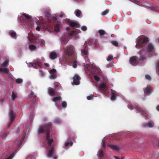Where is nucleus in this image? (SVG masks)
Returning a JSON list of instances; mask_svg holds the SVG:
<instances>
[{
  "mask_svg": "<svg viewBox=\"0 0 159 159\" xmlns=\"http://www.w3.org/2000/svg\"><path fill=\"white\" fill-rule=\"evenodd\" d=\"M52 125V124L51 122L48 123L45 127H43L42 126H40L39 127L38 132V134H40L42 133L44 130H46V139L47 142L49 146L48 152V157H50L52 156L53 152L54 150V146L52 144V143L53 142V139L52 138H50L49 132L48 131V129L49 128H50Z\"/></svg>",
  "mask_w": 159,
  "mask_h": 159,
  "instance_id": "1",
  "label": "nucleus"
},
{
  "mask_svg": "<svg viewBox=\"0 0 159 159\" xmlns=\"http://www.w3.org/2000/svg\"><path fill=\"white\" fill-rule=\"evenodd\" d=\"M64 51L66 53V55L68 56L69 59H72L73 62V67L74 68H76L77 67V61L75 60L73 57H75V53L74 48L71 46L68 47L67 49H64Z\"/></svg>",
  "mask_w": 159,
  "mask_h": 159,
  "instance_id": "2",
  "label": "nucleus"
},
{
  "mask_svg": "<svg viewBox=\"0 0 159 159\" xmlns=\"http://www.w3.org/2000/svg\"><path fill=\"white\" fill-rule=\"evenodd\" d=\"M148 41V39L143 36H140L136 40V47L139 48L141 47L143 43H145Z\"/></svg>",
  "mask_w": 159,
  "mask_h": 159,
  "instance_id": "3",
  "label": "nucleus"
},
{
  "mask_svg": "<svg viewBox=\"0 0 159 159\" xmlns=\"http://www.w3.org/2000/svg\"><path fill=\"white\" fill-rule=\"evenodd\" d=\"M8 60H7L1 65L0 66V72H2L4 73H8V71L5 67V66L8 64Z\"/></svg>",
  "mask_w": 159,
  "mask_h": 159,
  "instance_id": "4",
  "label": "nucleus"
},
{
  "mask_svg": "<svg viewBox=\"0 0 159 159\" xmlns=\"http://www.w3.org/2000/svg\"><path fill=\"white\" fill-rule=\"evenodd\" d=\"M41 63L39 60H37L34 61L33 63H30L29 65V66L32 67L33 66L34 68L37 69L39 68L41 66Z\"/></svg>",
  "mask_w": 159,
  "mask_h": 159,
  "instance_id": "5",
  "label": "nucleus"
},
{
  "mask_svg": "<svg viewBox=\"0 0 159 159\" xmlns=\"http://www.w3.org/2000/svg\"><path fill=\"white\" fill-rule=\"evenodd\" d=\"M80 79V77L78 75H75L73 77V83L76 85L79 84Z\"/></svg>",
  "mask_w": 159,
  "mask_h": 159,
  "instance_id": "6",
  "label": "nucleus"
},
{
  "mask_svg": "<svg viewBox=\"0 0 159 159\" xmlns=\"http://www.w3.org/2000/svg\"><path fill=\"white\" fill-rule=\"evenodd\" d=\"M50 75L49 76L50 79H54L57 77L56 70L55 69H52L49 71Z\"/></svg>",
  "mask_w": 159,
  "mask_h": 159,
  "instance_id": "7",
  "label": "nucleus"
},
{
  "mask_svg": "<svg viewBox=\"0 0 159 159\" xmlns=\"http://www.w3.org/2000/svg\"><path fill=\"white\" fill-rule=\"evenodd\" d=\"M129 62L130 64L132 65L135 66L137 65L136 57L133 56L130 58L129 60Z\"/></svg>",
  "mask_w": 159,
  "mask_h": 159,
  "instance_id": "8",
  "label": "nucleus"
},
{
  "mask_svg": "<svg viewBox=\"0 0 159 159\" xmlns=\"http://www.w3.org/2000/svg\"><path fill=\"white\" fill-rule=\"evenodd\" d=\"M32 40L33 43H35L36 44H43L44 43V41L42 39H35L34 38L32 39Z\"/></svg>",
  "mask_w": 159,
  "mask_h": 159,
  "instance_id": "9",
  "label": "nucleus"
},
{
  "mask_svg": "<svg viewBox=\"0 0 159 159\" xmlns=\"http://www.w3.org/2000/svg\"><path fill=\"white\" fill-rule=\"evenodd\" d=\"M69 23L70 25L72 27L74 28H78L79 27V24L76 22L75 21H71L69 20H68Z\"/></svg>",
  "mask_w": 159,
  "mask_h": 159,
  "instance_id": "10",
  "label": "nucleus"
},
{
  "mask_svg": "<svg viewBox=\"0 0 159 159\" xmlns=\"http://www.w3.org/2000/svg\"><path fill=\"white\" fill-rule=\"evenodd\" d=\"M98 87L99 89H100L106 90L107 89L106 83L105 82L100 84L99 85Z\"/></svg>",
  "mask_w": 159,
  "mask_h": 159,
  "instance_id": "11",
  "label": "nucleus"
},
{
  "mask_svg": "<svg viewBox=\"0 0 159 159\" xmlns=\"http://www.w3.org/2000/svg\"><path fill=\"white\" fill-rule=\"evenodd\" d=\"M48 94L51 96H54L55 94V89L51 88H49L48 90Z\"/></svg>",
  "mask_w": 159,
  "mask_h": 159,
  "instance_id": "12",
  "label": "nucleus"
},
{
  "mask_svg": "<svg viewBox=\"0 0 159 159\" xmlns=\"http://www.w3.org/2000/svg\"><path fill=\"white\" fill-rule=\"evenodd\" d=\"M57 54L54 52H51L49 54V57L52 59H54L57 57Z\"/></svg>",
  "mask_w": 159,
  "mask_h": 159,
  "instance_id": "13",
  "label": "nucleus"
},
{
  "mask_svg": "<svg viewBox=\"0 0 159 159\" xmlns=\"http://www.w3.org/2000/svg\"><path fill=\"white\" fill-rule=\"evenodd\" d=\"M82 54L84 57H87L88 54V49L85 47L81 51Z\"/></svg>",
  "mask_w": 159,
  "mask_h": 159,
  "instance_id": "14",
  "label": "nucleus"
},
{
  "mask_svg": "<svg viewBox=\"0 0 159 159\" xmlns=\"http://www.w3.org/2000/svg\"><path fill=\"white\" fill-rule=\"evenodd\" d=\"M9 115L10 116V118L11 120H13L15 117V114L13 111L11 110H10Z\"/></svg>",
  "mask_w": 159,
  "mask_h": 159,
  "instance_id": "15",
  "label": "nucleus"
},
{
  "mask_svg": "<svg viewBox=\"0 0 159 159\" xmlns=\"http://www.w3.org/2000/svg\"><path fill=\"white\" fill-rule=\"evenodd\" d=\"M154 48L152 45L151 43L148 44L147 50L149 52L152 51L153 50Z\"/></svg>",
  "mask_w": 159,
  "mask_h": 159,
  "instance_id": "16",
  "label": "nucleus"
},
{
  "mask_svg": "<svg viewBox=\"0 0 159 159\" xmlns=\"http://www.w3.org/2000/svg\"><path fill=\"white\" fill-rule=\"evenodd\" d=\"M151 91V88L150 87H147L144 89V92L146 95H148Z\"/></svg>",
  "mask_w": 159,
  "mask_h": 159,
  "instance_id": "17",
  "label": "nucleus"
},
{
  "mask_svg": "<svg viewBox=\"0 0 159 159\" xmlns=\"http://www.w3.org/2000/svg\"><path fill=\"white\" fill-rule=\"evenodd\" d=\"M60 25L59 24H57L54 27V30L56 32H58L59 31Z\"/></svg>",
  "mask_w": 159,
  "mask_h": 159,
  "instance_id": "18",
  "label": "nucleus"
},
{
  "mask_svg": "<svg viewBox=\"0 0 159 159\" xmlns=\"http://www.w3.org/2000/svg\"><path fill=\"white\" fill-rule=\"evenodd\" d=\"M75 32L74 31H71V32L70 34V36L73 35L74 38L75 39H77L78 38V34H75Z\"/></svg>",
  "mask_w": 159,
  "mask_h": 159,
  "instance_id": "19",
  "label": "nucleus"
},
{
  "mask_svg": "<svg viewBox=\"0 0 159 159\" xmlns=\"http://www.w3.org/2000/svg\"><path fill=\"white\" fill-rule=\"evenodd\" d=\"M108 147H110L113 150H118L119 149V148L116 145H109Z\"/></svg>",
  "mask_w": 159,
  "mask_h": 159,
  "instance_id": "20",
  "label": "nucleus"
},
{
  "mask_svg": "<svg viewBox=\"0 0 159 159\" xmlns=\"http://www.w3.org/2000/svg\"><path fill=\"white\" fill-rule=\"evenodd\" d=\"M61 99V97L60 96H59L53 98H52V100L54 102H56L58 101H60Z\"/></svg>",
  "mask_w": 159,
  "mask_h": 159,
  "instance_id": "21",
  "label": "nucleus"
},
{
  "mask_svg": "<svg viewBox=\"0 0 159 159\" xmlns=\"http://www.w3.org/2000/svg\"><path fill=\"white\" fill-rule=\"evenodd\" d=\"M9 33L10 34L11 36L12 37L14 38H15L16 37V33L13 31H10Z\"/></svg>",
  "mask_w": 159,
  "mask_h": 159,
  "instance_id": "22",
  "label": "nucleus"
},
{
  "mask_svg": "<svg viewBox=\"0 0 159 159\" xmlns=\"http://www.w3.org/2000/svg\"><path fill=\"white\" fill-rule=\"evenodd\" d=\"M29 48L31 51L35 50L36 49V47L33 45H30L29 46Z\"/></svg>",
  "mask_w": 159,
  "mask_h": 159,
  "instance_id": "23",
  "label": "nucleus"
},
{
  "mask_svg": "<svg viewBox=\"0 0 159 159\" xmlns=\"http://www.w3.org/2000/svg\"><path fill=\"white\" fill-rule=\"evenodd\" d=\"M75 13L76 16L77 17L80 16L81 14V11L78 10H77L75 11Z\"/></svg>",
  "mask_w": 159,
  "mask_h": 159,
  "instance_id": "24",
  "label": "nucleus"
},
{
  "mask_svg": "<svg viewBox=\"0 0 159 159\" xmlns=\"http://www.w3.org/2000/svg\"><path fill=\"white\" fill-rule=\"evenodd\" d=\"M98 157H101L103 156V154L102 151L99 150L98 153Z\"/></svg>",
  "mask_w": 159,
  "mask_h": 159,
  "instance_id": "25",
  "label": "nucleus"
},
{
  "mask_svg": "<svg viewBox=\"0 0 159 159\" xmlns=\"http://www.w3.org/2000/svg\"><path fill=\"white\" fill-rule=\"evenodd\" d=\"M153 125L154 124L153 123L149 122L145 126V127H148L150 128H151L153 127Z\"/></svg>",
  "mask_w": 159,
  "mask_h": 159,
  "instance_id": "26",
  "label": "nucleus"
},
{
  "mask_svg": "<svg viewBox=\"0 0 159 159\" xmlns=\"http://www.w3.org/2000/svg\"><path fill=\"white\" fill-rule=\"evenodd\" d=\"M111 43L115 46H118V43L117 41H112L111 42Z\"/></svg>",
  "mask_w": 159,
  "mask_h": 159,
  "instance_id": "27",
  "label": "nucleus"
},
{
  "mask_svg": "<svg viewBox=\"0 0 159 159\" xmlns=\"http://www.w3.org/2000/svg\"><path fill=\"white\" fill-rule=\"evenodd\" d=\"M94 77L95 80L97 81H99L100 79L98 76L97 74L95 73H94Z\"/></svg>",
  "mask_w": 159,
  "mask_h": 159,
  "instance_id": "28",
  "label": "nucleus"
},
{
  "mask_svg": "<svg viewBox=\"0 0 159 159\" xmlns=\"http://www.w3.org/2000/svg\"><path fill=\"white\" fill-rule=\"evenodd\" d=\"M109 11L108 9H107L105 10V11H103L102 13V16H104L107 14L109 12Z\"/></svg>",
  "mask_w": 159,
  "mask_h": 159,
  "instance_id": "29",
  "label": "nucleus"
},
{
  "mask_svg": "<svg viewBox=\"0 0 159 159\" xmlns=\"http://www.w3.org/2000/svg\"><path fill=\"white\" fill-rule=\"evenodd\" d=\"M23 15L26 18L28 19H31V16H29V15L23 13Z\"/></svg>",
  "mask_w": 159,
  "mask_h": 159,
  "instance_id": "30",
  "label": "nucleus"
},
{
  "mask_svg": "<svg viewBox=\"0 0 159 159\" xmlns=\"http://www.w3.org/2000/svg\"><path fill=\"white\" fill-rule=\"evenodd\" d=\"M73 145V143L72 142H70V143H65V146L66 147H68L69 145L70 146H71Z\"/></svg>",
  "mask_w": 159,
  "mask_h": 159,
  "instance_id": "31",
  "label": "nucleus"
},
{
  "mask_svg": "<svg viewBox=\"0 0 159 159\" xmlns=\"http://www.w3.org/2000/svg\"><path fill=\"white\" fill-rule=\"evenodd\" d=\"M98 32L101 35H104L105 33V31L103 30H99Z\"/></svg>",
  "mask_w": 159,
  "mask_h": 159,
  "instance_id": "32",
  "label": "nucleus"
},
{
  "mask_svg": "<svg viewBox=\"0 0 159 159\" xmlns=\"http://www.w3.org/2000/svg\"><path fill=\"white\" fill-rule=\"evenodd\" d=\"M16 82L18 84H20L23 82V80L21 79H17L16 80Z\"/></svg>",
  "mask_w": 159,
  "mask_h": 159,
  "instance_id": "33",
  "label": "nucleus"
},
{
  "mask_svg": "<svg viewBox=\"0 0 159 159\" xmlns=\"http://www.w3.org/2000/svg\"><path fill=\"white\" fill-rule=\"evenodd\" d=\"M17 97L16 94L15 93L13 92H12V95L11 96L13 100H14Z\"/></svg>",
  "mask_w": 159,
  "mask_h": 159,
  "instance_id": "34",
  "label": "nucleus"
},
{
  "mask_svg": "<svg viewBox=\"0 0 159 159\" xmlns=\"http://www.w3.org/2000/svg\"><path fill=\"white\" fill-rule=\"evenodd\" d=\"M113 58L112 56H109L107 58V60L108 61H110L112 60Z\"/></svg>",
  "mask_w": 159,
  "mask_h": 159,
  "instance_id": "35",
  "label": "nucleus"
},
{
  "mask_svg": "<svg viewBox=\"0 0 159 159\" xmlns=\"http://www.w3.org/2000/svg\"><path fill=\"white\" fill-rule=\"evenodd\" d=\"M157 71H159V61H157L156 64Z\"/></svg>",
  "mask_w": 159,
  "mask_h": 159,
  "instance_id": "36",
  "label": "nucleus"
},
{
  "mask_svg": "<svg viewBox=\"0 0 159 159\" xmlns=\"http://www.w3.org/2000/svg\"><path fill=\"white\" fill-rule=\"evenodd\" d=\"M67 104L65 101H63L62 103V106L65 108H66V107Z\"/></svg>",
  "mask_w": 159,
  "mask_h": 159,
  "instance_id": "37",
  "label": "nucleus"
},
{
  "mask_svg": "<svg viewBox=\"0 0 159 159\" xmlns=\"http://www.w3.org/2000/svg\"><path fill=\"white\" fill-rule=\"evenodd\" d=\"M81 29L83 31H86L87 30V27L85 26H82L81 28Z\"/></svg>",
  "mask_w": 159,
  "mask_h": 159,
  "instance_id": "38",
  "label": "nucleus"
},
{
  "mask_svg": "<svg viewBox=\"0 0 159 159\" xmlns=\"http://www.w3.org/2000/svg\"><path fill=\"white\" fill-rule=\"evenodd\" d=\"M116 98V96L114 94H113L112 95L111 97V100H114Z\"/></svg>",
  "mask_w": 159,
  "mask_h": 159,
  "instance_id": "39",
  "label": "nucleus"
},
{
  "mask_svg": "<svg viewBox=\"0 0 159 159\" xmlns=\"http://www.w3.org/2000/svg\"><path fill=\"white\" fill-rule=\"evenodd\" d=\"M67 40H64L61 41V43L62 44H65L67 43Z\"/></svg>",
  "mask_w": 159,
  "mask_h": 159,
  "instance_id": "40",
  "label": "nucleus"
},
{
  "mask_svg": "<svg viewBox=\"0 0 159 159\" xmlns=\"http://www.w3.org/2000/svg\"><path fill=\"white\" fill-rule=\"evenodd\" d=\"M14 154L13 153H12L7 158V159H11L12 158L14 157Z\"/></svg>",
  "mask_w": 159,
  "mask_h": 159,
  "instance_id": "41",
  "label": "nucleus"
},
{
  "mask_svg": "<svg viewBox=\"0 0 159 159\" xmlns=\"http://www.w3.org/2000/svg\"><path fill=\"white\" fill-rule=\"evenodd\" d=\"M93 96L92 95H91L90 96H88L87 97V99L88 100H90L92 98H93Z\"/></svg>",
  "mask_w": 159,
  "mask_h": 159,
  "instance_id": "42",
  "label": "nucleus"
},
{
  "mask_svg": "<svg viewBox=\"0 0 159 159\" xmlns=\"http://www.w3.org/2000/svg\"><path fill=\"white\" fill-rule=\"evenodd\" d=\"M136 110L137 111H141L142 110V109L140 108L139 107H138L137 106H136Z\"/></svg>",
  "mask_w": 159,
  "mask_h": 159,
  "instance_id": "43",
  "label": "nucleus"
},
{
  "mask_svg": "<svg viewBox=\"0 0 159 159\" xmlns=\"http://www.w3.org/2000/svg\"><path fill=\"white\" fill-rule=\"evenodd\" d=\"M145 78L147 79L148 80H150L151 79V77L150 75H145Z\"/></svg>",
  "mask_w": 159,
  "mask_h": 159,
  "instance_id": "44",
  "label": "nucleus"
},
{
  "mask_svg": "<svg viewBox=\"0 0 159 159\" xmlns=\"http://www.w3.org/2000/svg\"><path fill=\"white\" fill-rule=\"evenodd\" d=\"M102 145L103 147L104 148L106 146L105 142L104 140H102Z\"/></svg>",
  "mask_w": 159,
  "mask_h": 159,
  "instance_id": "45",
  "label": "nucleus"
},
{
  "mask_svg": "<svg viewBox=\"0 0 159 159\" xmlns=\"http://www.w3.org/2000/svg\"><path fill=\"white\" fill-rule=\"evenodd\" d=\"M60 121H61L60 120L58 119H56L55 120V122L56 123H59L60 122Z\"/></svg>",
  "mask_w": 159,
  "mask_h": 159,
  "instance_id": "46",
  "label": "nucleus"
},
{
  "mask_svg": "<svg viewBox=\"0 0 159 159\" xmlns=\"http://www.w3.org/2000/svg\"><path fill=\"white\" fill-rule=\"evenodd\" d=\"M96 72H97L98 74L99 75H100L101 74V72L100 70H96Z\"/></svg>",
  "mask_w": 159,
  "mask_h": 159,
  "instance_id": "47",
  "label": "nucleus"
},
{
  "mask_svg": "<svg viewBox=\"0 0 159 159\" xmlns=\"http://www.w3.org/2000/svg\"><path fill=\"white\" fill-rule=\"evenodd\" d=\"M114 157L116 159H123V158L122 157L120 158L116 156H115Z\"/></svg>",
  "mask_w": 159,
  "mask_h": 159,
  "instance_id": "48",
  "label": "nucleus"
},
{
  "mask_svg": "<svg viewBox=\"0 0 159 159\" xmlns=\"http://www.w3.org/2000/svg\"><path fill=\"white\" fill-rule=\"evenodd\" d=\"M128 108H129V109H131V110H132V109H133V106H132V105H130V106H129V105H128Z\"/></svg>",
  "mask_w": 159,
  "mask_h": 159,
  "instance_id": "49",
  "label": "nucleus"
},
{
  "mask_svg": "<svg viewBox=\"0 0 159 159\" xmlns=\"http://www.w3.org/2000/svg\"><path fill=\"white\" fill-rule=\"evenodd\" d=\"M40 73L42 76H43L45 75V73L42 71L40 72Z\"/></svg>",
  "mask_w": 159,
  "mask_h": 159,
  "instance_id": "50",
  "label": "nucleus"
},
{
  "mask_svg": "<svg viewBox=\"0 0 159 159\" xmlns=\"http://www.w3.org/2000/svg\"><path fill=\"white\" fill-rule=\"evenodd\" d=\"M40 29L39 27L37 26L36 28V30L37 31H39L40 30Z\"/></svg>",
  "mask_w": 159,
  "mask_h": 159,
  "instance_id": "51",
  "label": "nucleus"
},
{
  "mask_svg": "<svg viewBox=\"0 0 159 159\" xmlns=\"http://www.w3.org/2000/svg\"><path fill=\"white\" fill-rule=\"evenodd\" d=\"M146 112L145 111H143V115H145V116L147 117V115H146Z\"/></svg>",
  "mask_w": 159,
  "mask_h": 159,
  "instance_id": "52",
  "label": "nucleus"
},
{
  "mask_svg": "<svg viewBox=\"0 0 159 159\" xmlns=\"http://www.w3.org/2000/svg\"><path fill=\"white\" fill-rule=\"evenodd\" d=\"M64 15V14L63 13H62L61 14V15H59V17H63V16Z\"/></svg>",
  "mask_w": 159,
  "mask_h": 159,
  "instance_id": "53",
  "label": "nucleus"
},
{
  "mask_svg": "<svg viewBox=\"0 0 159 159\" xmlns=\"http://www.w3.org/2000/svg\"><path fill=\"white\" fill-rule=\"evenodd\" d=\"M44 65L47 67H48L49 66V65L48 63H44Z\"/></svg>",
  "mask_w": 159,
  "mask_h": 159,
  "instance_id": "54",
  "label": "nucleus"
},
{
  "mask_svg": "<svg viewBox=\"0 0 159 159\" xmlns=\"http://www.w3.org/2000/svg\"><path fill=\"white\" fill-rule=\"evenodd\" d=\"M157 110L159 111V105H158L157 107Z\"/></svg>",
  "mask_w": 159,
  "mask_h": 159,
  "instance_id": "55",
  "label": "nucleus"
},
{
  "mask_svg": "<svg viewBox=\"0 0 159 159\" xmlns=\"http://www.w3.org/2000/svg\"><path fill=\"white\" fill-rule=\"evenodd\" d=\"M57 157L56 156H54L53 157V159H57Z\"/></svg>",
  "mask_w": 159,
  "mask_h": 159,
  "instance_id": "56",
  "label": "nucleus"
},
{
  "mask_svg": "<svg viewBox=\"0 0 159 159\" xmlns=\"http://www.w3.org/2000/svg\"><path fill=\"white\" fill-rule=\"evenodd\" d=\"M56 106H57V108H58V109H59V110H60V108L59 107V106H58V105H57V104H56Z\"/></svg>",
  "mask_w": 159,
  "mask_h": 159,
  "instance_id": "57",
  "label": "nucleus"
},
{
  "mask_svg": "<svg viewBox=\"0 0 159 159\" xmlns=\"http://www.w3.org/2000/svg\"><path fill=\"white\" fill-rule=\"evenodd\" d=\"M66 29L68 31L69 30V27H67L66 28Z\"/></svg>",
  "mask_w": 159,
  "mask_h": 159,
  "instance_id": "58",
  "label": "nucleus"
},
{
  "mask_svg": "<svg viewBox=\"0 0 159 159\" xmlns=\"http://www.w3.org/2000/svg\"><path fill=\"white\" fill-rule=\"evenodd\" d=\"M143 59L144 58L143 57H141V58H140V60H143Z\"/></svg>",
  "mask_w": 159,
  "mask_h": 159,
  "instance_id": "59",
  "label": "nucleus"
},
{
  "mask_svg": "<svg viewBox=\"0 0 159 159\" xmlns=\"http://www.w3.org/2000/svg\"><path fill=\"white\" fill-rule=\"evenodd\" d=\"M33 92H31V94H33Z\"/></svg>",
  "mask_w": 159,
  "mask_h": 159,
  "instance_id": "60",
  "label": "nucleus"
},
{
  "mask_svg": "<svg viewBox=\"0 0 159 159\" xmlns=\"http://www.w3.org/2000/svg\"><path fill=\"white\" fill-rule=\"evenodd\" d=\"M54 20H55L56 19V18H54Z\"/></svg>",
  "mask_w": 159,
  "mask_h": 159,
  "instance_id": "61",
  "label": "nucleus"
},
{
  "mask_svg": "<svg viewBox=\"0 0 159 159\" xmlns=\"http://www.w3.org/2000/svg\"><path fill=\"white\" fill-rule=\"evenodd\" d=\"M158 145L159 146V142H158Z\"/></svg>",
  "mask_w": 159,
  "mask_h": 159,
  "instance_id": "62",
  "label": "nucleus"
}]
</instances>
